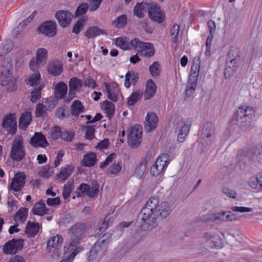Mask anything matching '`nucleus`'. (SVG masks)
<instances>
[{"instance_id":"37998d69","label":"nucleus","mask_w":262,"mask_h":262,"mask_svg":"<svg viewBox=\"0 0 262 262\" xmlns=\"http://www.w3.org/2000/svg\"><path fill=\"white\" fill-rule=\"evenodd\" d=\"M61 128L57 125L53 126L49 133V138L53 140H57L61 136Z\"/></svg>"},{"instance_id":"5701e85b","label":"nucleus","mask_w":262,"mask_h":262,"mask_svg":"<svg viewBox=\"0 0 262 262\" xmlns=\"http://www.w3.org/2000/svg\"><path fill=\"white\" fill-rule=\"evenodd\" d=\"M150 158L151 155L147 154L142 158L139 165L136 167L135 174L138 178L141 179L144 175L146 169V164L150 159Z\"/></svg>"},{"instance_id":"052dcab7","label":"nucleus","mask_w":262,"mask_h":262,"mask_svg":"<svg viewBox=\"0 0 262 262\" xmlns=\"http://www.w3.org/2000/svg\"><path fill=\"white\" fill-rule=\"evenodd\" d=\"M95 127L93 125H88L86 127L85 138L92 140L94 137Z\"/></svg>"},{"instance_id":"603ef678","label":"nucleus","mask_w":262,"mask_h":262,"mask_svg":"<svg viewBox=\"0 0 262 262\" xmlns=\"http://www.w3.org/2000/svg\"><path fill=\"white\" fill-rule=\"evenodd\" d=\"M42 88L40 86L33 90L31 94V101L35 103L41 97V91Z\"/></svg>"},{"instance_id":"58836bf2","label":"nucleus","mask_w":262,"mask_h":262,"mask_svg":"<svg viewBox=\"0 0 262 262\" xmlns=\"http://www.w3.org/2000/svg\"><path fill=\"white\" fill-rule=\"evenodd\" d=\"M142 96V92L140 91L134 92L130 96L127 98V104L129 105H134L137 102Z\"/></svg>"},{"instance_id":"412c9836","label":"nucleus","mask_w":262,"mask_h":262,"mask_svg":"<svg viewBox=\"0 0 262 262\" xmlns=\"http://www.w3.org/2000/svg\"><path fill=\"white\" fill-rule=\"evenodd\" d=\"M30 144L35 147H46L48 145L45 136L41 133H35L31 138Z\"/></svg>"},{"instance_id":"e2e57ef3","label":"nucleus","mask_w":262,"mask_h":262,"mask_svg":"<svg viewBox=\"0 0 262 262\" xmlns=\"http://www.w3.org/2000/svg\"><path fill=\"white\" fill-rule=\"evenodd\" d=\"M66 251L67 252H71L70 254L69 257L68 258H66L62 260L60 262H72L76 255L79 252V250L78 249H76L71 251H69L67 250V248H65Z\"/></svg>"},{"instance_id":"aec40b11","label":"nucleus","mask_w":262,"mask_h":262,"mask_svg":"<svg viewBox=\"0 0 262 262\" xmlns=\"http://www.w3.org/2000/svg\"><path fill=\"white\" fill-rule=\"evenodd\" d=\"M104 86L105 92L107 93L108 98L114 101H117L119 94L118 85L116 83L112 84L104 83Z\"/></svg>"},{"instance_id":"6e6d98bb","label":"nucleus","mask_w":262,"mask_h":262,"mask_svg":"<svg viewBox=\"0 0 262 262\" xmlns=\"http://www.w3.org/2000/svg\"><path fill=\"white\" fill-rule=\"evenodd\" d=\"M47 111H48V110H46L45 104H44V103H38L36 107V115L37 117H43Z\"/></svg>"},{"instance_id":"c9c22d12","label":"nucleus","mask_w":262,"mask_h":262,"mask_svg":"<svg viewBox=\"0 0 262 262\" xmlns=\"http://www.w3.org/2000/svg\"><path fill=\"white\" fill-rule=\"evenodd\" d=\"M101 108L104 110L107 117L110 118L113 116L115 111V105L112 102L107 100L104 101L101 104Z\"/></svg>"},{"instance_id":"2eb2a0df","label":"nucleus","mask_w":262,"mask_h":262,"mask_svg":"<svg viewBox=\"0 0 262 262\" xmlns=\"http://www.w3.org/2000/svg\"><path fill=\"white\" fill-rule=\"evenodd\" d=\"M3 126L6 128L8 133L13 135L16 133L17 129V122L15 114H10L6 116L3 120Z\"/></svg>"},{"instance_id":"13d9d810","label":"nucleus","mask_w":262,"mask_h":262,"mask_svg":"<svg viewBox=\"0 0 262 262\" xmlns=\"http://www.w3.org/2000/svg\"><path fill=\"white\" fill-rule=\"evenodd\" d=\"M179 32V26L174 24L170 30V34L171 40L173 42H176L178 39V36Z\"/></svg>"},{"instance_id":"4c0bfd02","label":"nucleus","mask_w":262,"mask_h":262,"mask_svg":"<svg viewBox=\"0 0 262 262\" xmlns=\"http://www.w3.org/2000/svg\"><path fill=\"white\" fill-rule=\"evenodd\" d=\"M73 170V167L67 166L62 168L60 172L57 175V177L59 179L61 180L62 181H64L71 175Z\"/></svg>"},{"instance_id":"774afa93","label":"nucleus","mask_w":262,"mask_h":262,"mask_svg":"<svg viewBox=\"0 0 262 262\" xmlns=\"http://www.w3.org/2000/svg\"><path fill=\"white\" fill-rule=\"evenodd\" d=\"M222 192L227 196L233 199L235 198L236 196V192L234 190L230 189L228 187H224L222 190Z\"/></svg>"},{"instance_id":"49530a36","label":"nucleus","mask_w":262,"mask_h":262,"mask_svg":"<svg viewBox=\"0 0 262 262\" xmlns=\"http://www.w3.org/2000/svg\"><path fill=\"white\" fill-rule=\"evenodd\" d=\"M58 100L56 98L50 97L46 99H45L43 101L44 104H45L46 110L48 111H51L53 109L57 103Z\"/></svg>"},{"instance_id":"338daca9","label":"nucleus","mask_w":262,"mask_h":262,"mask_svg":"<svg viewBox=\"0 0 262 262\" xmlns=\"http://www.w3.org/2000/svg\"><path fill=\"white\" fill-rule=\"evenodd\" d=\"M115 154L114 153H112L111 154V155H110L106 158V159L103 161V162H102L101 163H100V167L101 168H105L106 166H107L111 162H112L113 159L115 158Z\"/></svg>"},{"instance_id":"c85d7f7f","label":"nucleus","mask_w":262,"mask_h":262,"mask_svg":"<svg viewBox=\"0 0 262 262\" xmlns=\"http://www.w3.org/2000/svg\"><path fill=\"white\" fill-rule=\"evenodd\" d=\"M67 85L63 82L56 84L55 88V98L57 100L62 98L67 93Z\"/></svg>"},{"instance_id":"69168bd1","label":"nucleus","mask_w":262,"mask_h":262,"mask_svg":"<svg viewBox=\"0 0 262 262\" xmlns=\"http://www.w3.org/2000/svg\"><path fill=\"white\" fill-rule=\"evenodd\" d=\"M102 0H89L90 9L91 11L98 9Z\"/></svg>"},{"instance_id":"39448f33","label":"nucleus","mask_w":262,"mask_h":262,"mask_svg":"<svg viewBox=\"0 0 262 262\" xmlns=\"http://www.w3.org/2000/svg\"><path fill=\"white\" fill-rule=\"evenodd\" d=\"M241 58L239 52L236 50H231L229 51L226 60V68L225 76L229 78L232 75L239 64Z\"/></svg>"},{"instance_id":"cd10ccee","label":"nucleus","mask_w":262,"mask_h":262,"mask_svg":"<svg viewBox=\"0 0 262 262\" xmlns=\"http://www.w3.org/2000/svg\"><path fill=\"white\" fill-rule=\"evenodd\" d=\"M150 3L142 2L138 3L134 8V14L139 18H142L147 11H148Z\"/></svg>"},{"instance_id":"473e14b6","label":"nucleus","mask_w":262,"mask_h":262,"mask_svg":"<svg viewBox=\"0 0 262 262\" xmlns=\"http://www.w3.org/2000/svg\"><path fill=\"white\" fill-rule=\"evenodd\" d=\"M101 34H105L106 32L105 30L101 29L97 26H94L90 27L86 30L85 36L89 39L94 38Z\"/></svg>"},{"instance_id":"0e129e2a","label":"nucleus","mask_w":262,"mask_h":262,"mask_svg":"<svg viewBox=\"0 0 262 262\" xmlns=\"http://www.w3.org/2000/svg\"><path fill=\"white\" fill-rule=\"evenodd\" d=\"M248 184L252 188H260L257 176L256 177H252L250 179Z\"/></svg>"},{"instance_id":"f3484780","label":"nucleus","mask_w":262,"mask_h":262,"mask_svg":"<svg viewBox=\"0 0 262 262\" xmlns=\"http://www.w3.org/2000/svg\"><path fill=\"white\" fill-rule=\"evenodd\" d=\"M55 17L60 26L65 27L71 23L73 15L68 11L59 10L56 12Z\"/></svg>"},{"instance_id":"5fc2aeb1","label":"nucleus","mask_w":262,"mask_h":262,"mask_svg":"<svg viewBox=\"0 0 262 262\" xmlns=\"http://www.w3.org/2000/svg\"><path fill=\"white\" fill-rule=\"evenodd\" d=\"M89 8V5L87 3H83L81 4L77 8L75 12V15L79 16L85 14Z\"/></svg>"},{"instance_id":"f03ea898","label":"nucleus","mask_w":262,"mask_h":262,"mask_svg":"<svg viewBox=\"0 0 262 262\" xmlns=\"http://www.w3.org/2000/svg\"><path fill=\"white\" fill-rule=\"evenodd\" d=\"M85 231L86 226L83 223H77L72 226L68 232L70 236L69 243L65 246L64 248H67L69 251L76 249H78L80 251L81 248L78 247V244L80 241L84 237Z\"/></svg>"},{"instance_id":"bf43d9fd","label":"nucleus","mask_w":262,"mask_h":262,"mask_svg":"<svg viewBox=\"0 0 262 262\" xmlns=\"http://www.w3.org/2000/svg\"><path fill=\"white\" fill-rule=\"evenodd\" d=\"M74 136V133L73 132H68L64 130L61 132L60 138L68 142L72 141V139Z\"/></svg>"},{"instance_id":"7c9ffc66","label":"nucleus","mask_w":262,"mask_h":262,"mask_svg":"<svg viewBox=\"0 0 262 262\" xmlns=\"http://www.w3.org/2000/svg\"><path fill=\"white\" fill-rule=\"evenodd\" d=\"M39 229L38 223L29 221L26 228L25 232L28 237H34L37 234Z\"/></svg>"},{"instance_id":"dca6fc26","label":"nucleus","mask_w":262,"mask_h":262,"mask_svg":"<svg viewBox=\"0 0 262 262\" xmlns=\"http://www.w3.org/2000/svg\"><path fill=\"white\" fill-rule=\"evenodd\" d=\"M167 162L165 157H159L150 168V173L155 177L159 176L166 168Z\"/></svg>"},{"instance_id":"3c124183","label":"nucleus","mask_w":262,"mask_h":262,"mask_svg":"<svg viewBox=\"0 0 262 262\" xmlns=\"http://www.w3.org/2000/svg\"><path fill=\"white\" fill-rule=\"evenodd\" d=\"M126 24V16L125 15H122L118 16L116 20L113 21V25L116 27L121 28L123 27Z\"/></svg>"},{"instance_id":"79ce46f5","label":"nucleus","mask_w":262,"mask_h":262,"mask_svg":"<svg viewBox=\"0 0 262 262\" xmlns=\"http://www.w3.org/2000/svg\"><path fill=\"white\" fill-rule=\"evenodd\" d=\"M121 162H115L108 168L106 174L108 175H116L121 171Z\"/></svg>"},{"instance_id":"423d86ee","label":"nucleus","mask_w":262,"mask_h":262,"mask_svg":"<svg viewBox=\"0 0 262 262\" xmlns=\"http://www.w3.org/2000/svg\"><path fill=\"white\" fill-rule=\"evenodd\" d=\"M26 156V151L23 138L20 136L16 137L12 143L10 156L12 159L20 161Z\"/></svg>"},{"instance_id":"680f3d73","label":"nucleus","mask_w":262,"mask_h":262,"mask_svg":"<svg viewBox=\"0 0 262 262\" xmlns=\"http://www.w3.org/2000/svg\"><path fill=\"white\" fill-rule=\"evenodd\" d=\"M84 23V19L83 18H80L78 20L73 27V32L75 34L79 33L83 26Z\"/></svg>"},{"instance_id":"2f4dec72","label":"nucleus","mask_w":262,"mask_h":262,"mask_svg":"<svg viewBox=\"0 0 262 262\" xmlns=\"http://www.w3.org/2000/svg\"><path fill=\"white\" fill-rule=\"evenodd\" d=\"M32 116L30 112H26L23 114L18 122L19 128L25 130L30 124Z\"/></svg>"},{"instance_id":"e433bc0d","label":"nucleus","mask_w":262,"mask_h":262,"mask_svg":"<svg viewBox=\"0 0 262 262\" xmlns=\"http://www.w3.org/2000/svg\"><path fill=\"white\" fill-rule=\"evenodd\" d=\"M48 210L46 208L45 204L42 201L36 203L32 209V211L34 214L40 216L46 214Z\"/></svg>"},{"instance_id":"a211bd4d","label":"nucleus","mask_w":262,"mask_h":262,"mask_svg":"<svg viewBox=\"0 0 262 262\" xmlns=\"http://www.w3.org/2000/svg\"><path fill=\"white\" fill-rule=\"evenodd\" d=\"M26 176L24 172H18L15 174L10 187L15 191H19L25 184Z\"/></svg>"},{"instance_id":"0eeeda50","label":"nucleus","mask_w":262,"mask_h":262,"mask_svg":"<svg viewBox=\"0 0 262 262\" xmlns=\"http://www.w3.org/2000/svg\"><path fill=\"white\" fill-rule=\"evenodd\" d=\"M99 191V186L97 181L92 182L91 186L82 183L77 189V196L81 197L87 195L90 198L96 197Z\"/></svg>"},{"instance_id":"f8f14e48","label":"nucleus","mask_w":262,"mask_h":262,"mask_svg":"<svg viewBox=\"0 0 262 262\" xmlns=\"http://www.w3.org/2000/svg\"><path fill=\"white\" fill-rule=\"evenodd\" d=\"M204 238L207 244L210 248H221L223 246V239L217 233L206 232L204 234Z\"/></svg>"},{"instance_id":"6e6552de","label":"nucleus","mask_w":262,"mask_h":262,"mask_svg":"<svg viewBox=\"0 0 262 262\" xmlns=\"http://www.w3.org/2000/svg\"><path fill=\"white\" fill-rule=\"evenodd\" d=\"M142 127L139 124L132 127L128 134V143L132 148H137L142 141Z\"/></svg>"},{"instance_id":"1a4fd4ad","label":"nucleus","mask_w":262,"mask_h":262,"mask_svg":"<svg viewBox=\"0 0 262 262\" xmlns=\"http://www.w3.org/2000/svg\"><path fill=\"white\" fill-rule=\"evenodd\" d=\"M48 52L45 48L38 49L36 53V58H32L29 63L32 71H36L39 67L45 65L47 61Z\"/></svg>"},{"instance_id":"b1692460","label":"nucleus","mask_w":262,"mask_h":262,"mask_svg":"<svg viewBox=\"0 0 262 262\" xmlns=\"http://www.w3.org/2000/svg\"><path fill=\"white\" fill-rule=\"evenodd\" d=\"M214 126L210 122L205 123L202 130L201 137L203 139H209L211 141L214 139Z\"/></svg>"},{"instance_id":"a18cd8bd","label":"nucleus","mask_w":262,"mask_h":262,"mask_svg":"<svg viewBox=\"0 0 262 262\" xmlns=\"http://www.w3.org/2000/svg\"><path fill=\"white\" fill-rule=\"evenodd\" d=\"M149 72L151 76L154 77H157L160 75V64L158 62L155 61L149 67Z\"/></svg>"},{"instance_id":"4be33fe9","label":"nucleus","mask_w":262,"mask_h":262,"mask_svg":"<svg viewBox=\"0 0 262 262\" xmlns=\"http://www.w3.org/2000/svg\"><path fill=\"white\" fill-rule=\"evenodd\" d=\"M134 40L135 38L129 39V38L127 37L123 36L116 39L115 42L117 47H120L123 50H129L132 48L134 49L135 46V42L134 41Z\"/></svg>"},{"instance_id":"864d4df0","label":"nucleus","mask_w":262,"mask_h":262,"mask_svg":"<svg viewBox=\"0 0 262 262\" xmlns=\"http://www.w3.org/2000/svg\"><path fill=\"white\" fill-rule=\"evenodd\" d=\"M37 12L36 11H34L32 12V13L25 20H24L22 23H20L19 25L18 26L17 28L16 29H15L13 30V32L15 33L16 32H17L18 31L19 29H22L25 26L27 25V24L30 22L31 20L33 19L35 15L36 14Z\"/></svg>"},{"instance_id":"a19ab883","label":"nucleus","mask_w":262,"mask_h":262,"mask_svg":"<svg viewBox=\"0 0 262 262\" xmlns=\"http://www.w3.org/2000/svg\"><path fill=\"white\" fill-rule=\"evenodd\" d=\"M83 106L79 100H75L71 106L73 115L77 116L83 111Z\"/></svg>"},{"instance_id":"c756f323","label":"nucleus","mask_w":262,"mask_h":262,"mask_svg":"<svg viewBox=\"0 0 262 262\" xmlns=\"http://www.w3.org/2000/svg\"><path fill=\"white\" fill-rule=\"evenodd\" d=\"M157 90V87L154 81L149 79L147 81L146 85V90L144 95L145 99L147 100L152 98Z\"/></svg>"},{"instance_id":"4468645a","label":"nucleus","mask_w":262,"mask_h":262,"mask_svg":"<svg viewBox=\"0 0 262 262\" xmlns=\"http://www.w3.org/2000/svg\"><path fill=\"white\" fill-rule=\"evenodd\" d=\"M38 30L48 37H53L56 34V25L53 21H45L39 26Z\"/></svg>"},{"instance_id":"bb28decb","label":"nucleus","mask_w":262,"mask_h":262,"mask_svg":"<svg viewBox=\"0 0 262 262\" xmlns=\"http://www.w3.org/2000/svg\"><path fill=\"white\" fill-rule=\"evenodd\" d=\"M47 70L53 76H58L62 71V65L59 60H54L49 63Z\"/></svg>"},{"instance_id":"20e7f679","label":"nucleus","mask_w":262,"mask_h":262,"mask_svg":"<svg viewBox=\"0 0 262 262\" xmlns=\"http://www.w3.org/2000/svg\"><path fill=\"white\" fill-rule=\"evenodd\" d=\"M12 63L11 60L5 59L2 62L0 71L2 75V85L9 86L8 89L10 91L15 89V80L12 79L11 76Z\"/></svg>"},{"instance_id":"9b49d317","label":"nucleus","mask_w":262,"mask_h":262,"mask_svg":"<svg viewBox=\"0 0 262 262\" xmlns=\"http://www.w3.org/2000/svg\"><path fill=\"white\" fill-rule=\"evenodd\" d=\"M110 243V239H103L101 238L93 246L90 250L89 256V260L93 261L98 258L99 253L102 251H105L108 245Z\"/></svg>"},{"instance_id":"72a5a7b5","label":"nucleus","mask_w":262,"mask_h":262,"mask_svg":"<svg viewBox=\"0 0 262 262\" xmlns=\"http://www.w3.org/2000/svg\"><path fill=\"white\" fill-rule=\"evenodd\" d=\"M96 155L93 152H90L85 155L81 163L83 166L92 167L96 163Z\"/></svg>"},{"instance_id":"ea45409f","label":"nucleus","mask_w":262,"mask_h":262,"mask_svg":"<svg viewBox=\"0 0 262 262\" xmlns=\"http://www.w3.org/2000/svg\"><path fill=\"white\" fill-rule=\"evenodd\" d=\"M27 216V209L25 208L20 209L15 214L14 220L15 222H24Z\"/></svg>"},{"instance_id":"4d7b16f0","label":"nucleus","mask_w":262,"mask_h":262,"mask_svg":"<svg viewBox=\"0 0 262 262\" xmlns=\"http://www.w3.org/2000/svg\"><path fill=\"white\" fill-rule=\"evenodd\" d=\"M53 171L48 165H46L41 168L39 171V175L42 177L48 178L51 176Z\"/></svg>"},{"instance_id":"f704fd0d","label":"nucleus","mask_w":262,"mask_h":262,"mask_svg":"<svg viewBox=\"0 0 262 262\" xmlns=\"http://www.w3.org/2000/svg\"><path fill=\"white\" fill-rule=\"evenodd\" d=\"M190 125L191 123L189 121L184 123L178 136V141L179 142H183L184 141L189 133Z\"/></svg>"},{"instance_id":"c03bdc74","label":"nucleus","mask_w":262,"mask_h":262,"mask_svg":"<svg viewBox=\"0 0 262 262\" xmlns=\"http://www.w3.org/2000/svg\"><path fill=\"white\" fill-rule=\"evenodd\" d=\"M74 185L72 182L69 181L64 185L62 191V195L64 199H67L73 190Z\"/></svg>"},{"instance_id":"09e8293b","label":"nucleus","mask_w":262,"mask_h":262,"mask_svg":"<svg viewBox=\"0 0 262 262\" xmlns=\"http://www.w3.org/2000/svg\"><path fill=\"white\" fill-rule=\"evenodd\" d=\"M40 80V75L39 72H36L33 74L29 77L28 80V83L31 86L37 85Z\"/></svg>"},{"instance_id":"8fccbe9b","label":"nucleus","mask_w":262,"mask_h":262,"mask_svg":"<svg viewBox=\"0 0 262 262\" xmlns=\"http://www.w3.org/2000/svg\"><path fill=\"white\" fill-rule=\"evenodd\" d=\"M226 214V212H221L213 213L210 215L208 219L212 222H222L224 221V215Z\"/></svg>"},{"instance_id":"7ed1b4c3","label":"nucleus","mask_w":262,"mask_h":262,"mask_svg":"<svg viewBox=\"0 0 262 262\" xmlns=\"http://www.w3.org/2000/svg\"><path fill=\"white\" fill-rule=\"evenodd\" d=\"M254 113V111L251 107L247 106H240L233 115L232 122L238 125L241 128H245Z\"/></svg>"},{"instance_id":"6ab92c4d","label":"nucleus","mask_w":262,"mask_h":262,"mask_svg":"<svg viewBox=\"0 0 262 262\" xmlns=\"http://www.w3.org/2000/svg\"><path fill=\"white\" fill-rule=\"evenodd\" d=\"M158 121V116L155 113H148L144 122L145 130L149 133L155 129L157 126Z\"/></svg>"},{"instance_id":"de8ad7c7","label":"nucleus","mask_w":262,"mask_h":262,"mask_svg":"<svg viewBox=\"0 0 262 262\" xmlns=\"http://www.w3.org/2000/svg\"><path fill=\"white\" fill-rule=\"evenodd\" d=\"M14 242L12 241H9L5 244L3 247V252L6 254H14L16 252L14 246Z\"/></svg>"},{"instance_id":"393cba45","label":"nucleus","mask_w":262,"mask_h":262,"mask_svg":"<svg viewBox=\"0 0 262 262\" xmlns=\"http://www.w3.org/2000/svg\"><path fill=\"white\" fill-rule=\"evenodd\" d=\"M82 86L81 80L77 77H73L69 81V95L71 99L74 97L76 92Z\"/></svg>"},{"instance_id":"a878e982","label":"nucleus","mask_w":262,"mask_h":262,"mask_svg":"<svg viewBox=\"0 0 262 262\" xmlns=\"http://www.w3.org/2000/svg\"><path fill=\"white\" fill-rule=\"evenodd\" d=\"M63 241L62 236L57 234L53 236L47 243V249L49 252H52L54 249H58L61 245Z\"/></svg>"},{"instance_id":"ddd939ff","label":"nucleus","mask_w":262,"mask_h":262,"mask_svg":"<svg viewBox=\"0 0 262 262\" xmlns=\"http://www.w3.org/2000/svg\"><path fill=\"white\" fill-rule=\"evenodd\" d=\"M149 7L148 10L149 18L158 23H162L165 18V15L160 7L154 3H150Z\"/></svg>"},{"instance_id":"9d476101","label":"nucleus","mask_w":262,"mask_h":262,"mask_svg":"<svg viewBox=\"0 0 262 262\" xmlns=\"http://www.w3.org/2000/svg\"><path fill=\"white\" fill-rule=\"evenodd\" d=\"M134 41L135 42L134 49L140 53V55L150 57L154 55L155 48L152 44L149 42H142L137 38H135Z\"/></svg>"},{"instance_id":"f257e3e1","label":"nucleus","mask_w":262,"mask_h":262,"mask_svg":"<svg viewBox=\"0 0 262 262\" xmlns=\"http://www.w3.org/2000/svg\"><path fill=\"white\" fill-rule=\"evenodd\" d=\"M171 208L167 202L159 203L158 196H152L147 202L138 216L141 226L144 230L157 227L158 221L166 218L171 213Z\"/></svg>"}]
</instances>
